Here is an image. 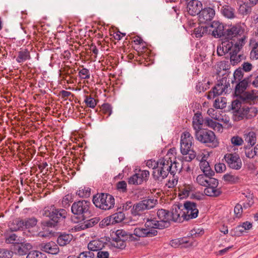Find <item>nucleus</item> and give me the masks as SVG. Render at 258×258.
I'll list each match as a JSON object with an SVG mask.
<instances>
[{
	"label": "nucleus",
	"instance_id": "nucleus-1",
	"mask_svg": "<svg viewBox=\"0 0 258 258\" xmlns=\"http://www.w3.org/2000/svg\"><path fill=\"white\" fill-rule=\"evenodd\" d=\"M159 164L155 171L153 172V176L155 180H162L166 178L169 173L174 175L178 170H180L176 161L172 162L171 158L167 155L159 159Z\"/></svg>",
	"mask_w": 258,
	"mask_h": 258
},
{
	"label": "nucleus",
	"instance_id": "nucleus-2",
	"mask_svg": "<svg viewBox=\"0 0 258 258\" xmlns=\"http://www.w3.org/2000/svg\"><path fill=\"white\" fill-rule=\"evenodd\" d=\"M213 176H208L206 174H200L196 178L197 182L200 185L205 186L204 193L209 197H218L221 194L220 188H217L218 180L212 177Z\"/></svg>",
	"mask_w": 258,
	"mask_h": 258
},
{
	"label": "nucleus",
	"instance_id": "nucleus-3",
	"mask_svg": "<svg viewBox=\"0 0 258 258\" xmlns=\"http://www.w3.org/2000/svg\"><path fill=\"white\" fill-rule=\"evenodd\" d=\"M248 82H238L235 88V95L238 97L244 103L253 104L258 103V91L252 90L246 92Z\"/></svg>",
	"mask_w": 258,
	"mask_h": 258
},
{
	"label": "nucleus",
	"instance_id": "nucleus-4",
	"mask_svg": "<svg viewBox=\"0 0 258 258\" xmlns=\"http://www.w3.org/2000/svg\"><path fill=\"white\" fill-rule=\"evenodd\" d=\"M193 137L188 132H184L181 134L180 139V151L182 155L183 160L190 162L194 159L196 155L195 152L191 149L193 145Z\"/></svg>",
	"mask_w": 258,
	"mask_h": 258
},
{
	"label": "nucleus",
	"instance_id": "nucleus-5",
	"mask_svg": "<svg viewBox=\"0 0 258 258\" xmlns=\"http://www.w3.org/2000/svg\"><path fill=\"white\" fill-rule=\"evenodd\" d=\"M195 135L198 141L209 147L216 148L219 146V142L215 133L210 130L203 129L196 131Z\"/></svg>",
	"mask_w": 258,
	"mask_h": 258
},
{
	"label": "nucleus",
	"instance_id": "nucleus-6",
	"mask_svg": "<svg viewBox=\"0 0 258 258\" xmlns=\"http://www.w3.org/2000/svg\"><path fill=\"white\" fill-rule=\"evenodd\" d=\"M93 203L96 207L104 210H108L114 207L115 200L110 194L101 193L93 197Z\"/></svg>",
	"mask_w": 258,
	"mask_h": 258
},
{
	"label": "nucleus",
	"instance_id": "nucleus-7",
	"mask_svg": "<svg viewBox=\"0 0 258 258\" xmlns=\"http://www.w3.org/2000/svg\"><path fill=\"white\" fill-rule=\"evenodd\" d=\"M225 37L230 39L233 43H238L241 39H244V44L246 42V36L244 34V29L239 25L233 26L226 29Z\"/></svg>",
	"mask_w": 258,
	"mask_h": 258
},
{
	"label": "nucleus",
	"instance_id": "nucleus-8",
	"mask_svg": "<svg viewBox=\"0 0 258 258\" xmlns=\"http://www.w3.org/2000/svg\"><path fill=\"white\" fill-rule=\"evenodd\" d=\"M243 40V39H241L238 43H234L229 54L226 57L229 58L230 63L233 66L238 64L242 60L245 59L244 54L240 53V50L244 45Z\"/></svg>",
	"mask_w": 258,
	"mask_h": 258
},
{
	"label": "nucleus",
	"instance_id": "nucleus-9",
	"mask_svg": "<svg viewBox=\"0 0 258 258\" xmlns=\"http://www.w3.org/2000/svg\"><path fill=\"white\" fill-rule=\"evenodd\" d=\"M133 234L127 233L123 229L117 230L114 234L112 235V242L111 244L114 247L123 249L126 246L125 241L133 240Z\"/></svg>",
	"mask_w": 258,
	"mask_h": 258
},
{
	"label": "nucleus",
	"instance_id": "nucleus-10",
	"mask_svg": "<svg viewBox=\"0 0 258 258\" xmlns=\"http://www.w3.org/2000/svg\"><path fill=\"white\" fill-rule=\"evenodd\" d=\"M67 215V212L65 209H56L54 206L51 210L45 208L42 211L43 216L49 217L51 221L56 223L65 219Z\"/></svg>",
	"mask_w": 258,
	"mask_h": 258
},
{
	"label": "nucleus",
	"instance_id": "nucleus-11",
	"mask_svg": "<svg viewBox=\"0 0 258 258\" xmlns=\"http://www.w3.org/2000/svg\"><path fill=\"white\" fill-rule=\"evenodd\" d=\"M156 203V200L151 199H145L134 205L132 213L134 216H141L144 211L153 208Z\"/></svg>",
	"mask_w": 258,
	"mask_h": 258
},
{
	"label": "nucleus",
	"instance_id": "nucleus-12",
	"mask_svg": "<svg viewBox=\"0 0 258 258\" xmlns=\"http://www.w3.org/2000/svg\"><path fill=\"white\" fill-rule=\"evenodd\" d=\"M90 202L87 200H80L74 202L71 207L73 214L80 216L84 219L85 214L89 212Z\"/></svg>",
	"mask_w": 258,
	"mask_h": 258
},
{
	"label": "nucleus",
	"instance_id": "nucleus-13",
	"mask_svg": "<svg viewBox=\"0 0 258 258\" xmlns=\"http://www.w3.org/2000/svg\"><path fill=\"white\" fill-rule=\"evenodd\" d=\"M182 208L183 211L182 215L184 216V220L188 221L198 217L199 210L196 203L189 201L185 202Z\"/></svg>",
	"mask_w": 258,
	"mask_h": 258
},
{
	"label": "nucleus",
	"instance_id": "nucleus-14",
	"mask_svg": "<svg viewBox=\"0 0 258 258\" xmlns=\"http://www.w3.org/2000/svg\"><path fill=\"white\" fill-rule=\"evenodd\" d=\"M224 159L228 167L235 170H239L242 167V161L239 156L236 153H227Z\"/></svg>",
	"mask_w": 258,
	"mask_h": 258
},
{
	"label": "nucleus",
	"instance_id": "nucleus-15",
	"mask_svg": "<svg viewBox=\"0 0 258 258\" xmlns=\"http://www.w3.org/2000/svg\"><path fill=\"white\" fill-rule=\"evenodd\" d=\"M229 82H219V83L213 88L212 91L209 92L208 98H214L217 96L222 95L223 93H227L230 90Z\"/></svg>",
	"mask_w": 258,
	"mask_h": 258
},
{
	"label": "nucleus",
	"instance_id": "nucleus-16",
	"mask_svg": "<svg viewBox=\"0 0 258 258\" xmlns=\"http://www.w3.org/2000/svg\"><path fill=\"white\" fill-rule=\"evenodd\" d=\"M215 15V11L213 8L207 7L201 11L199 14V21L200 24L211 23Z\"/></svg>",
	"mask_w": 258,
	"mask_h": 258
},
{
	"label": "nucleus",
	"instance_id": "nucleus-17",
	"mask_svg": "<svg viewBox=\"0 0 258 258\" xmlns=\"http://www.w3.org/2000/svg\"><path fill=\"white\" fill-rule=\"evenodd\" d=\"M210 26L212 30H210L212 35L216 38H221L225 37L226 34V29H227L223 23L219 21H213L210 24Z\"/></svg>",
	"mask_w": 258,
	"mask_h": 258
},
{
	"label": "nucleus",
	"instance_id": "nucleus-18",
	"mask_svg": "<svg viewBox=\"0 0 258 258\" xmlns=\"http://www.w3.org/2000/svg\"><path fill=\"white\" fill-rule=\"evenodd\" d=\"M203 8L202 2L198 0H190L187 4V11L191 16L199 15Z\"/></svg>",
	"mask_w": 258,
	"mask_h": 258
},
{
	"label": "nucleus",
	"instance_id": "nucleus-19",
	"mask_svg": "<svg viewBox=\"0 0 258 258\" xmlns=\"http://www.w3.org/2000/svg\"><path fill=\"white\" fill-rule=\"evenodd\" d=\"M132 234L138 237H151L157 234V231L155 229H150L147 227H138L134 230V232Z\"/></svg>",
	"mask_w": 258,
	"mask_h": 258
},
{
	"label": "nucleus",
	"instance_id": "nucleus-20",
	"mask_svg": "<svg viewBox=\"0 0 258 258\" xmlns=\"http://www.w3.org/2000/svg\"><path fill=\"white\" fill-rule=\"evenodd\" d=\"M182 206L175 205L173 207L170 213V221L175 222H182L184 220Z\"/></svg>",
	"mask_w": 258,
	"mask_h": 258
},
{
	"label": "nucleus",
	"instance_id": "nucleus-21",
	"mask_svg": "<svg viewBox=\"0 0 258 258\" xmlns=\"http://www.w3.org/2000/svg\"><path fill=\"white\" fill-rule=\"evenodd\" d=\"M157 215L162 227H168L170 225V213L168 210L159 209L157 212Z\"/></svg>",
	"mask_w": 258,
	"mask_h": 258
},
{
	"label": "nucleus",
	"instance_id": "nucleus-22",
	"mask_svg": "<svg viewBox=\"0 0 258 258\" xmlns=\"http://www.w3.org/2000/svg\"><path fill=\"white\" fill-rule=\"evenodd\" d=\"M32 247V245L28 242H22V239L20 242L15 246V252L19 255H24L27 254L28 251Z\"/></svg>",
	"mask_w": 258,
	"mask_h": 258
},
{
	"label": "nucleus",
	"instance_id": "nucleus-23",
	"mask_svg": "<svg viewBox=\"0 0 258 258\" xmlns=\"http://www.w3.org/2000/svg\"><path fill=\"white\" fill-rule=\"evenodd\" d=\"M39 247L42 251L52 254H56L59 252L58 246L52 241L42 243L39 245Z\"/></svg>",
	"mask_w": 258,
	"mask_h": 258
},
{
	"label": "nucleus",
	"instance_id": "nucleus-24",
	"mask_svg": "<svg viewBox=\"0 0 258 258\" xmlns=\"http://www.w3.org/2000/svg\"><path fill=\"white\" fill-rule=\"evenodd\" d=\"M244 103L239 98V100L236 99L232 102L231 109L233 110L235 115L238 116L241 119L243 118L244 113L243 112L245 109L241 108V103Z\"/></svg>",
	"mask_w": 258,
	"mask_h": 258
},
{
	"label": "nucleus",
	"instance_id": "nucleus-25",
	"mask_svg": "<svg viewBox=\"0 0 258 258\" xmlns=\"http://www.w3.org/2000/svg\"><path fill=\"white\" fill-rule=\"evenodd\" d=\"M221 13L223 16L227 19H233L236 18L235 9L228 5H225L222 7Z\"/></svg>",
	"mask_w": 258,
	"mask_h": 258
},
{
	"label": "nucleus",
	"instance_id": "nucleus-26",
	"mask_svg": "<svg viewBox=\"0 0 258 258\" xmlns=\"http://www.w3.org/2000/svg\"><path fill=\"white\" fill-rule=\"evenodd\" d=\"M204 123H205V120L202 114L199 112L195 113L192 118V127L195 131V133L196 131L203 130L202 128Z\"/></svg>",
	"mask_w": 258,
	"mask_h": 258
},
{
	"label": "nucleus",
	"instance_id": "nucleus-27",
	"mask_svg": "<svg viewBox=\"0 0 258 258\" xmlns=\"http://www.w3.org/2000/svg\"><path fill=\"white\" fill-rule=\"evenodd\" d=\"M30 59L31 55L29 50L27 48H21L17 52L16 60L19 63H23L24 62Z\"/></svg>",
	"mask_w": 258,
	"mask_h": 258
},
{
	"label": "nucleus",
	"instance_id": "nucleus-28",
	"mask_svg": "<svg viewBox=\"0 0 258 258\" xmlns=\"http://www.w3.org/2000/svg\"><path fill=\"white\" fill-rule=\"evenodd\" d=\"M233 42L225 41L222 43V45L218 46L217 48V53L219 56H223L229 54L230 50L232 48Z\"/></svg>",
	"mask_w": 258,
	"mask_h": 258
},
{
	"label": "nucleus",
	"instance_id": "nucleus-29",
	"mask_svg": "<svg viewBox=\"0 0 258 258\" xmlns=\"http://www.w3.org/2000/svg\"><path fill=\"white\" fill-rule=\"evenodd\" d=\"M100 220L99 217H95L89 220L84 221L81 225H78L76 227L77 230H85L86 229L91 228L96 225Z\"/></svg>",
	"mask_w": 258,
	"mask_h": 258
},
{
	"label": "nucleus",
	"instance_id": "nucleus-30",
	"mask_svg": "<svg viewBox=\"0 0 258 258\" xmlns=\"http://www.w3.org/2000/svg\"><path fill=\"white\" fill-rule=\"evenodd\" d=\"M73 236L66 232L60 233L57 239V244L60 246H63L69 244L72 240Z\"/></svg>",
	"mask_w": 258,
	"mask_h": 258
},
{
	"label": "nucleus",
	"instance_id": "nucleus-31",
	"mask_svg": "<svg viewBox=\"0 0 258 258\" xmlns=\"http://www.w3.org/2000/svg\"><path fill=\"white\" fill-rule=\"evenodd\" d=\"M145 226L148 228L155 230H156V229H163L166 228L165 227H162V225H161L160 221L156 220L155 218H148L145 222Z\"/></svg>",
	"mask_w": 258,
	"mask_h": 258
},
{
	"label": "nucleus",
	"instance_id": "nucleus-32",
	"mask_svg": "<svg viewBox=\"0 0 258 258\" xmlns=\"http://www.w3.org/2000/svg\"><path fill=\"white\" fill-rule=\"evenodd\" d=\"M5 242L7 244H19L21 239L18 237L16 234L11 233H6L5 234Z\"/></svg>",
	"mask_w": 258,
	"mask_h": 258
},
{
	"label": "nucleus",
	"instance_id": "nucleus-33",
	"mask_svg": "<svg viewBox=\"0 0 258 258\" xmlns=\"http://www.w3.org/2000/svg\"><path fill=\"white\" fill-rule=\"evenodd\" d=\"M200 167L203 172L208 176H213L215 174V172L212 170L209 163L206 160L200 162Z\"/></svg>",
	"mask_w": 258,
	"mask_h": 258
},
{
	"label": "nucleus",
	"instance_id": "nucleus-34",
	"mask_svg": "<svg viewBox=\"0 0 258 258\" xmlns=\"http://www.w3.org/2000/svg\"><path fill=\"white\" fill-rule=\"evenodd\" d=\"M219 67L220 69L225 71V73L221 74L223 77L221 79H219L218 81H226L229 75V70L230 68L229 61L225 60L220 61Z\"/></svg>",
	"mask_w": 258,
	"mask_h": 258
},
{
	"label": "nucleus",
	"instance_id": "nucleus-35",
	"mask_svg": "<svg viewBox=\"0 0 258 258\" xmlns=\"http://www.w3.org/2000/svg\"><path fill=\"white\" fill-rule=\"evenodd\" d=\"M24 221L20 219H17L14 220L9 225L10 229L12 231L23 230L24 228Z\"/></svg>",
	"mask_w": 258,
	"mask_h": 258
},
{
	"label": "nucleus",
	"instance_id": "nucleus-36",
	"mask_svg": "<svg viewBox=\"0 0 258 258\" xmlns=\"http://www.w3.org/2000/svg\"><path fill=\"white\" fill-rule=\"evenodd\" d=\"M245 141L251 147L253 146L256 142V135L255 132L250 131L244 135Z\"/></svg>",
	"mask_w": 258,
	"mask_h": 258
},
{
	"label": "nucleus",
	"instance_id": "nucleus-37",
	"mask_svg": "<svg viewBox=\"0 0 258 258\" xmlns=\"http://www.w3.org/2000/svg\"><path fill=\"white\" fill-rule=\"evenodd\" d=\"M205 124L215 131H220L222 129L221 124L208 117L205 120Z\"/></svg>",
	"mask_w": 258,
	"mask_h": 258
},
{
	"label": "nucleus",
	"instance_id": "nucleus-38",
	"mask_svg": "<svg viewBox=\"0 0 258 258\" xmlns=\"http://www.w3.org/2000/svg\"><path fill=\"white\" fill-rule=\"evenodd\" d=\"M112 224L120 223L122 222L125 218V215L122 212L115 213L110 216Z\"/></svg>",
	"mask_w": 258,
	"mask_h": 258
},
{
	"label": "nucleus",
	"instance_id": "nucleus-39",
	"mask_svg": "<svg viewBox=\"0 0 258 258\" xmlns=\"http://www.w3.org/2000/svg\"><path fill=\"white\" fill-rule=\"evenodd\" d=\"M76 194L80 198H88L91 195V189L88 187L82 186L77 190Z\"/></svg>",
	"mask_w": 258,
	"mask_h": 258
},
{
	"label": "nucleus",
	"instance_id": "nucleus-40",
	"mask_svg": "<svg viewBox=\"0 0 258 258\" xmlns=\"http://www.w3.org/2000/svg\"><path fill=\"white\" fill-rule=\"evenodd\" d=\"M101 246L100 242L95 240L91 241L88 244V248L91 252L100 250Z\"/></svg>",
	"mask_w": 258,
	"mask_h": 258
},
{
	"label": "nucleus",
	"instance_id": "nucleus-41",
	"mask_svg": "<svg viewBox=\"0 0 258 258\" xmlns=\"http://www.w3.org/2000/svg\"><path fill=\"white\" fill-rule=\"evenodd\" d=\"M226 106V99L224 97L217 98L214 102V106L217 109H223Z\"/></svg>",
	"mask_w": 258,
	"mask_h": 258
},
{
	"label": "nucleus",
	"instance_id": "nucleus-42",
	"mask_svg": "<svg viewBox=\"0 0 258 258\" xmlns=\"http://www.w3.org/2000/svg\"><path fill=\"white\" fill-rule=\"evenodd\" d=\"M139 177V179L141 180V184L144 182H146L149 177L150 172L148 170H139L138 173H137Z\"/></svg>",
	"mask_w": 258,
	"mask_h": 258
},
{
	"label": "nucleus",
	"instance_id": "nucleus-43",
	"mask_svg": "<svg viewBox=\"0 0 258 258\" xmlns=\"http://www.w3.org/2000/svg\"><path fill=\"white\" fill-rule=\"evenodd\" d=\"M230 142L233 147H239L244 143L243 139L238 135L232 137L230 139Z\"/></svg>",
	"mask_w": 258,
	"mask_h": 258
},
{
	"label": "nucleus",
	"instance_id": "nucleus-44",
	"mask_svg": "<svg viewBox=\"0 0 258 258\" xmlns=\"http://www.w3.org/2000/svg\"><path fill=\"white\" fill-rule=\"evenodd\" d=\"M251 8L247 4L244 3L240 5L238 8L239 13L242 15H247L250 13Z\"/></svg>",
	"mask_w": 258,
	"mask_h": 258
},
{
	"label": "nucleus",
	"instance_id": "nucleus-45",
	"mask_svg": "<svg viewBox=\"0 0 258 258\" xmlns=\"http://www.w3.org/2000/svg\"><path fill=\"white\" fill-rule=\"evenodd\" d=\"M252 223L248 221L243 222L241 225L236 227V230L240 233H243L246 230L250 229L252 228Z\"/></svg>",
	"mask_w": 258,
	"mask_h": 258
},
{
	"label": "nucleus",
	"instance_id": "nucleus-46",
	"mask_svg": "<svg viewBox=\"0 0 258 258\" xmlns=\"http://www.w3.org/2000/svg\"><path fill=\"white\" fill-rule=\"evenodd\" d=\"M24 221V228H30L35 226L37 223V220L34 217L26 219Z\"/></svg>",
	"mask_w": 258,
	"mask_h": 258
},
{
	"label": "nucleus",
	"instance_id": "nucleus-47",
	"mask_svg": "<svg viewBox=\"0 0 258 258\" xmlns=\"http://www.w3.org/2000/svg\"><path fill=\"white\" fill-rule=\"evenodd\" d=\"M26 258H47L45 254L37 250H32L29 252Z\"/></svg>",
	"mask_w": 258,
	"mask_h": 258
},
{
	"label": "nucleus",
	"instance_id": "nucleus-48",
	"mask_svg": "<svg viewBox=\"0 0 258 258\" xmlns=\"http://www.w3.org/2000/svg\"><path fill=\"white\" fill-rule=\"evenodd\" d=\"M188 241L186 240V238H178L172 240L170 241V245L173 247H178L182 246L184 243H187Z\"/></svg>",
	"mask_w": 258,
	"mask_h": 258
},
{
	"label": "nucleus",
	"instance_id": "nucleus-49",
	"mask_svg": "<svg viewBox=\"0 0 258 258\" xmlns=\"http://www.w3.org/2000/svg\"><path fill=\"white\" fill-rule=\"evenodd\" d=\"M243 75V71L240 68L235 70L233 74L235 81H248V78L242 79Z\"/></svg>",
	"mask_w": 258,
	"mask_h": 258
},
{
	"label": "nucleus",
	"instance_id": "nucleus-50",
	"mask_svg": "<svg viewBox=\"0 0 258 258\" xmlns=\"http://www.w3.org/2000/svg\"><path fill=\"white\" fill-rule=\"evenodd\" d=\"M223 179L229 183H235L238 181L239 178L231 174H226L223 177Z\"/></svg>",
	"mask_w": 258,
	"mask_h": 258
},
{
	"label": "nucleus",
	"instance_id": "nucleus-51",
	"mask_svg": "<svg viewBox=\"0 0 258 258\" xmlns=\"http://www.w3.org/2000/svg\"><path fill=\"white\" fill-rule=\"evenodd\" d=\"M245 155L246 157L249 159H252L255 156L254 147L251 148L248 146H244Z\"/></svg>",
	"mask_w": 258,
	"mask_h": 258
},
{
	"label": "nucleus",
	"instance_id": "nucleus-52",
	"mask_svg": "<svg viewBox=\"0 0 258 258\" xmlns=\"http://www.w3.org/2000/svg\"><path fill=\"white\" fill-rule=\"evenodd\" d=\"M13 255V252L5 248H0V258H11Z\"/></svg>",
	"mask_w": 258,
	"mask_h": 258
},
{
	"label": "nucleus",
	"instance_id": "nucleus-53",
	"mask_svg": "<svg viewBox=\"0 0 258 258\" xmlns=\"http://www.w3.org/2000/svg\"><path fill=\"white\" fill-rule=\"evenodd\" d=\"M84 102L87 106L92 108H94L97 104L96 101L91 96H86Z\"/></svg>",
	"mask_w": 258,
	"mask_h": 258
},
{
	"label": "nucleus",
	"instance_id": "nucleus-54",
	"mask_svg": "<svg viewBox=\"0 0 258 258\" xmlns=\"http://www.w3.org/2000/svg\"><path fill=\"white\" fill-rule=\"evenodd\" d=\"M101 109L104 114L107 115V117L109 116L112 112V107L108 103H104L101 107Z\"/></svg>",
	"mask_w": 258,
	"mask_h": 258
},
{
	"label": "nucleus",
	"instance_id": "nucleus-55",
	"mask_svg": "<svg viewBox=\"0 0 258 258\" xmlns=\"http://www.w3.org/2000/svg\"><path fill=\"white\" fill-rule=\"evenodd\" d=\"M138 178L139 177L137 173L134 174L128 178V184L134 185L141 184V180H140Z\"/></svg>",
	"mask_w": 258,
	"mask_h": 258
},
{
	"label": "nucleus",
	"instance_id": "nucleus-56",
	"mask_svg": "<svg viewBox=\"0 0 258 258\" xmlns=\"http://www.w3.org/2000/svg\"><path fill=\"white\" fill-rule=\"evenodd\" d=\"M250 58L253 59H258V43H255L250 53Z\"/></svg>",
	"mask_w": 258,
	"mask_h": 258
},
{
	"label": "nucleus",
	"instance_id": "nucleus-57",
	"mask_svg": "<svg viewBox=\"0 0 258 258\" xmlns=\"http://www.w3.org/2000/svg\"><path fill=\"white\" fill-rule=\"evenodd\" d=\"M158 163L159 160L156 161L155 160L150 159L146 161V166L149 168L153 169V171H155V169H156L158 166Z\"/></svg>",
	"mask_w": 258,
	"mask_h": 258
},
{
	"label": "nucleus",
	"instance_id": "nucleus-58",
	"mask_svg": "<svg viewBox=\"0 0 258 258\" xmlns=\"http://www.w3.org/2000/svg\"><path fill=\"white\" fill-rule=\"evenodd\" d=\"M79 76L82 79H89L90 77L89 71L85 68L81 69L79 73Z\"/></svg>",
	"mask_w": 258,
	"mask_h": 258
},
{
	"label": "nucleus",
	"instance_id": "nucleus-59",
	"mask_svg": "<svg viewBox=\"0 0 258 258\" xmlns=\"http://www.w3.org/2000/svg\"><path fill=\"white\" fill-rule=\"evenodd\" d=\"M234 211L237 217H240L243 211V207L242 205L240 204H236V205L235 206Z\"/></svg>",
	"mask_w": 258,
	"mask_h": 258
},
{
	"label": "nucleus",
	"instance_id": "nucleus-60",
	"mask_svg": "<svg viewBox=\"0 0 258 258\" xmlns=\"http://www.w3.org/2000/svg\"><path fill=\"white\" fill-rule=\"evenodd\" d=\"M110 225H112L110 216L104 218L99 223V226L101 228L105 227Z\"/></svg>",
	"mask_w": 258,
	"mask_h": 258
},
{
	"label": "nucleus",
	"instance_id": "nucleus-61",
	"mask_svg": "<svg viewBox=\"0 0 258 258\" xmlns=\"http://www.w3.org/2000/svg\"><path fill=\"white\" fill-rule=\"evenodd\" d=\"M204 30L203 31L202 30V27L201 25L195 29L194 33L196 37L200 38L204 35Z\"/></svg>",
	"mask_w": 258,
	"mask_h": 258
},
{
	"label": "nucleus",
	"instance_id": "nucleus-62",
	"mask_svg": "<svg viewBox=\"0 0 258 258\" xmlns=\"http://www.w3.org/2000/svg\"><path fill=\"white\" fill-rule=\"evenodd\" d=\"M52 234V231L46 230L39 232L38 234V235L40 237L47 238L50 237Z\"/></svg>",
	"mask_w": 258,
	"mask_h": 258
},
{
	"label": "nucleus",
	"instance_id": "nucleus-63",
	"mask_svg": "<svg viewBox=\"0 0 258 258\" xmlns=\"http://www.w3.org/2000/svg\"><path fill=\"white\" fill-rule=\"evenodd\" d=\"M226 169V166L224 164L219 163L218 164H216L215 165V169L216 171L218 173H221L224 171Z\"/></svg>",
	"mask_w": 258,
	"mask_h": 258
},
{
	"label": "nucleus",
	"instance_id": "nucleus-64",
	"mask_svg": "<svg viewBox=\"0 0 258 258\" xmlns=\"http://www.w3.org/2000/svg\"><path fill=\"white\" fill-rule=\"evenodd\" d=\"M81 258H94V254L91 251H84L80 253Z\"/></svg>",
	"mask_w": 258,
	"mask_h": 258
}]
</instances>
